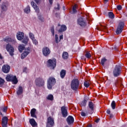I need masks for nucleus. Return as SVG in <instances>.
I'll return each mask as SVG.
<instances>
[{"label": "nucleus", "instance_id": "nucleus-1", "mask_svg": "<svg viewBox=\"0 0 127 127\" xmlns=\"http://www.w3.org/2000/svg\"><path fill=\"white\" fill-rule=\"evenodd\" d=\"M80 85V81L78 79H73L71 82L70 84L71 89L73 91H77L79 88V86Z\"/></svg>", "mask_w": 127, "mask_h": 127}, {"label": "nucleus", "instance_id": "nucleus-2", "mask_svg": "<svg viewBox=\"0 0 127 127\" xmlns=\"http://www.w3.org/2000/svg\"><path fill=\"white\" fill-rule=\"evenodd\" d=\"M6 80L8 82L12 81V83L14 84H17L18 80H17V78H16V76L12 75H7L6 77Z\"/></svg>", "mask_w": 127, "mask_h": 127}, {"label": "nucleus", "instance_id": "nucleus-3", "mask_svg": "<svg viewBox=\"0 0 127 127\" xmlns=\"http://www.w3.org/2000/svg\"><path fill=\"white\" fill-rule=\"evenodd\" d=\"M56 83V80L54 77H50L48 80V88L49 90L52 89V86L55 85Z\"/></svg>", "mask_w": 127, "mask_h": 127}, {"label": "nucleus", "instance_id": "nucleus-4", "mask_svg": "<svg viewBox=\"0 0 127 127\" xmlns=\"http://www.w3.org/2000/svg\"><path fill=\"white\" fill-rule=\"evenodd\" d=\"M48 67H50L51 69H54L56 67V59L49 60L47 61Z\"/></svg>", "mask_w": 127, "mask_h": 127}, {"label": "nucleus", "instance_id": "nucleus-5", "mask_svg": "<svg viewBox=\"0 0 127 127\" xmlns=\"http://www.w3.org/2000/svg\"><path fill=\"white\" fill-rule=\"evenodd\" d=\"M6 50L7 52H9L11 56H13L14 55V48L12 47L10 44H8L6 45Z\"/></svg>", "mask_w": 127, "mask_h": 127}, {"label": "nucleus", "instance_id": "nucleus-6", "mask_svg": "<svg viewBox=\"0 0 127 127\" xmlns=\"http://www.w3.org/2000/svg\"><path fill=\"white\" fill-rule=\"evenodd\" d=\"M35 84L39 87L44 85V79L41 77L37 78L35 81Z\"/></svg>", "mask_w": 127, "mask_h": 127}, {"label": "nucleus", "instance_id": "nucleus-7", "mask_svg": "<svg viewBox=\"0 0 127 127\" xmlns=\"http://www.w3.org/2000/svg\"><path fill=\"white\" fill-rule=\"evenodd\" d=\"M121 74V66L116 65L114 70H113V74L114 77H118Z\"/></svg>", "mask_w": 127, "mask_h": 127}, {"label": "nucleus", "instance_id": "nucleus-8", "mask_svg": "<svg viewBox=\"0 0 127 127\" xmlns=\"http://www.w3.org/2000/svg\"><path fill=\"white\" fill-rule=\"evenodd\" d=\"M8 3L7 2H3L2 3L1 6V13L0 14L1 17H3V15H2L3 11H6L7 10V7H8Z\"/></svg>", "mask_w": 127, "mask_h": 127}, {"label": "nucleus", "instance_id": "nucleus-9", "mask_svg": "<svg viewBox=\"0 0 127 127\" xmlns=\"http://www.w3.org/2000/svg\"><path fill=\"white\" fill-rule=\"evenodd\" d=\"M77 23L79 25L83 27L87 25V22L84 18L80 17L77 20Z\"/></svg>", "mask_w": 127, "mask_h": 127}, {"label": "nucleus", "instance_id": "nucleus-10", "mask_svg": "<svg viewBox=\"0 0 127 127\" xmlns=\"http://www.w3.org/2000/svg\"><path fill=\"white\" fill-rule=\"evenodd\" d=\"M124 26H125V24L123 22H120L119 23L116 30L117 34H120L122 33L123 30L124 29Z\"/></svg>", "mask_w": 127, "mask_h": 127}, {"label": "nucleus", "instance_id": "nucleus-11", "mask_svg": "<svg viewBox=\"0 0 127 127\" xmlns=\"http://www.w3.org/2000/svg\"><path fill=\"white\" fill-rule=\"evenodd\" d=\"M42 53L44 56L47 57L50 54V53H51V51H50V49H49V48L44 47L42 49Z\"/></svg>", "mask_w": 127, "mask_h": 127}, {"label": "nucleus", "instance_id": "nucleus-12", "mask_svg": "<svg viewBox=\"0 0 127 127\" xmlns=\"http://www.w3.org/2000/svg\"><path fill=\"white\" fill-rule=\"evenodd\" d=\"M30 53V48L28 47L27 49H25L23 53L21 54V59H24L28 54Z\"/></svg>", "mask_w": 127, "mask_h": 127}, {"label": "nucleus", "instance_id": "nucleus-13", "mask_svg": "<svg viewBox=\"0 0 127 127\" xmlns=\"http://www.w3.org/2000/svg\"><path fill=\"white\" fill-rule=\"evenodd\" d=\"M4 41L6 42L7 43H12V44H15L16 43V41L14 39H11V38L9 37H6L4 39Z\"/></svg>", "mask_w": 127, "mask_h": 127}, {"label": "nucleus", "instance_id": "nucleus-14", "mask_svg": "<svg viewBox=\"0 0 127 127\" xmlns=\"http://www.w3.org/2000/svg\"><path fill=\"white\" fill-rule=\"evenodd\" d=\"M10 70V66L8 64H4L2 67V71L3 73H9Z\"/></svg>", "mask_w": 127, "mask_h": 127}, {"label": "nucleus", "instance_id": "nucleus-15", "mask_svg": "<svg viewBox=\"0 0 127 127\" xmlns=\"http://www.w3.org/2000/svg\"><path fill=\"white\" fill-rule=\"evenodd\" d=\"M54 126V120L51 117L48 118V123L47 124V127H52Z\"/></svg>", "mask_w": 127, "mask_h": 127}, {"label": "nucleus", "instance_id": "nucleus-16", "mask_svg": "<svg viewBox=\"0 0 127 127\" xmlns=\"http://www.w3.org/2000/svg\"><path fill=\"white\" fill-rule=\"evenodd\" d=\"M16 38L19 41H21L24 38V33L22 32H18L16 34Z\"/></svg>", "mask_w": 127, "mask_h": 127}, {"label": "nucleus", "instance_id": "nucleus-17", "mask_svg": "<svg viewBox=\"0 0 127 127\" xmlns=\"http://www.w3.org/2000/svg\"><path fill=\"white\" fill-rule=\"evenodd\" d=\"M61 111L62 114L63 115V117H64V118H66V117L68 116V112H67V107L65 106H63L61 108Z\"/></svg>", "mask_w": 127, "mask_h": 127}, {"label": "nucleus", "instance_id": "nucleus-18", "mask_svg": "<svg viewBox=\"0 0 127 127\" xmlns=\"http://www.w3.org/2000/svg\"><path fill=\"white\" fill-rule=\"evenodd\" d=\"M58 29L59 32H63V31H65L67 29V27L65 25H63L62 26L60 24H58Z\"/></svg>", "mask_w": 127, "mask_h": 127}, {"label": "nucleus", "instance_id": "nucleus-19", "mask_svg": "<svg viewBox=\"0 0 127 127\" xmlns=\"http://www.w3.org/2000/svg\"><path fill=\"white\" fill-rule=\"evenodd\" d=\"M7 122H8V119L6 117H4L2 119V127H7Z\"/></svg>", "mask_w": 127, "mask_h": 127}, {"label": "nucleus", "instance_id": "nucleus-20", "mask_svg": "<svg viewBox=\"0 0 127 127\" xmlns=\"http://www.w3.org/2000/svg\"><path fill=\"white\" fill-rule=\"evenodd\" d=\"M66 122L68 125H71L74 123V118L73 117L69 116L66 119Z\"/></svg>", "mask_w": 127, "mask_h": 127}, {"label": "nucleus", "instance_id": "nucleus-21", "mask_svg": "<svg viewBox=\"0 0 127 127\" xmlns=\"http://www.w3.org/2000/svg\"><path fill=\"white\" fill-rule=\"evenodd\" d=\"M31 4L32 6H33V8H34V9L35 10L36 12H37V13H39V8L38 7V6H37V5H36V4L34 3V1H32Z\"/></svg>", "mask_w": 127, "mask_h": 127}, {"label": "nucleus", "instance_id": "nucleus-22", "mask_svg": "<svg viewBox=\"0 0 127 127\" xmlns=\"http://www.w3.org/2000/svg\"><path fill=\"white\" fill-rule=\"evenodd\" d=\"M21 41L22 43H24L25 45H27V44H28V42H29V38L27 36H25Z\"/></svg>", "mask_w": 127, "mask_h": 127}, {"label": "nucleus", "instance_id": "nucleus-23", "mask_svg": "<svg viewBox=\"0 0 127 127\" xmlns=\"http://www.w3.org/2000/svg\"><path fill=\"white\" fill-rule=\"evenodd\" d=\"M30 124L31 126L33 127H35L36 126H37V123H36V122H35V120L33 119H30L29 120Z\"/></svg>", "mask_w": 127, "mask_h": 127}, {"label": "nucleus", "instance_id": "nucleus-24", "mask_svg": "<svg viewBox=\"0 0 127 127\" xmlns=\"http://www.w3.org/2000/svg\"><path fill=\"white\" fill-rule=\"evenodd\" d=\"M88 107L89 109L91 110V111H94V108L95 107V104L93 103L92 102H89L88 104Z\"/></svg>", "mask_w": 127, "mask_h": 127}, {"label": "nucleus", "instance_id": "nucleus-25", "mask_svg": "<svg viewBox=\"0 0 127 127\" xmlns=\"http://www.w3.org/2000/svg\"><path fill=\"white\" fill-rule=\"evenodd\" d=\"M35 113H36V109L33 108L31 110V116L32 118H36Z\"/></svg>", "mask_w": 127, "mask_h": 127}, {"label": "nucleus", "instance_id": "nucleus-26", "mask_svg": "<svg viewBox=\"0 0 127 127\" xmlns=\"http://www.w3.org/2000/svg\"><path fill=\"white\" fill-rule=\"evenodd\" d=\"M23 93V89L22 88V87L19 86L17 91V95H21Z\"/></svg>", "mask_w": 127, "mask_h": 127}, {"label": "nucleus", "instance_id": "nucleus-27", "mask_svg": "<svg viewBox=\"0 0 127 127\" xmlns=\"http://www.w3.org/2000/svg\"><path fill=\"white\" fill-rule=\"evenodd\" d=\"M24 12H25V13H29V12H30V6H29V5L27 6V7L24 9Z\"/></svg>", "mask_w": 127, "mask_h": 127}, {"label": "nucleus", "instance_id": "nucleus-28", "mask_svg": "<svg viewBox=\"0 0 127 127\" xmlns=\"http://www.w3.org/2000/svg\"><path fill=\"white\" fill-rule=\"evenodd\" d=\"M24 48H25V47H24V45H20L18 46V50H19V52H20V53H21V52H22V51H23V50H24Z\"/></svg>", "mask_w": 127, "mask_h": 127}, {"label": "nucleus", "instance_id": "nucleus-29", "mask_svg": "<svg viewBox=\"0 0 127 127\" xmlns=\"http://www.w3.org/2000/svg\"><path fill=\"white\" fill-rule=\"evenodd\" d=\"M61 74V77L63 79L64 77H65V75H66V70L63 69L60 72Z\"/></svg>", "mask_w": 127, "mask_h": 127}, {"label": "nucleus", "instance_id": "nucleus-30", "mask_svg": "<svg viewBox=\"0 0 127 127\" xmlns=\"http://www.w3.org/2000/svg\"><path fill=\"white\" fill-rule=\"evenodd\" d=\"M69 55H68V53L64 52L63 54V58L64 59H67Z\"/></svg>", "mask_w": 127, "mask_h": 127}, {"label": "nucleus", "instance_id": "nucleus-31", "mask_svg": "<svg viewBox=\"0 0 127 127\" xmlns=\"http://www.w3.org/2000/svg\"><path fill=\"white\" fill-rule=\"evenodd\" d=\"M78 7V5L77 4H75L72 7V13H76L77 12V8Z\"/></svg>", "mask_w": 127, "mask_h": 127}, {"label": "nucleus", "instance_id": "nucleus-32", "mask_svg": "<svg viewBox=\"0 0 127 127\" xmlns=\"http://www.w3.org/2000/svg\"><path fill=\"white\" fill-rule=\"evenodd\" d=\"M38 18L41 22H43L44 21V17L42 15H38Z\"/></svg>", "mask_w": 127, "mask_h": 127}, {"label": "nucleus", "instance_id": "nucleus-33", "mask_svg": "<svg viewBox=\"0 0 127 127\" xmlns=\"http://www.w3.org/2000/svg\"><path fill=\"white\" fill-rule=\"evenodd\" d=\"M108 16L109 18H111L112 19L115 18V15L114 14V13H113L112 12H109L108 13Z\"/></svg>", "mask_w": 127, "mask_h": 127}, {"label": "nucleus", "instance_id": "nucleus-34", "mask_svg": "<svg viewBox=\"0 0 127 127\" xmlns=\"http://www.w3.org/2000/svg\"><path fill=\"white\" fill-rule=\"evenodd\" d=\"M47 100H49L50 101H53L54 97L53 96V95L50 94L47 97Z\"/></svg>", "mask_w": 127, "mask_h": 127}, {"label": "nucleus", "instance_id": "nucleus-35", "mask_svg": "<svg viewBox=\"0 0 127 127\" xmlns=\"http://www.w3.org/2000/svg\"><path fill=\"white\" fill-rule=\"evenodd\" d=\"M29 38H30V39H31L32 40H33V39H35V37L34 36V34H33V33H31V32H29Z\"/></svg>", "mask_w": 127, "mask_h": 127}, {"label": "nucleus", "instance_id": "nucleus-36", "mask_svg": "<svg viewBox=\"0 0 127 127\" xmlns=\"http://www.w3.org/2000/svg\"><path fill=\"white\" fill-rule=\"evenodd\" d=\"M86 105H87V100L84 99L81 102L80 106L81 107H86Z\"/></svg>", "mask_w": 127, "mask_h": 127}, {"label": "nucleus", "instance_id": "nucleus-37", "mask_svg": "<svg viewBox=\"0 0 127 127\" xmlns=\"http://www.w3.org/2000/svg\"><path fill=\"white\" fill-rule=\"evenodd\" d=\"M106 62H107V59L103 58L101 60L100 63L102 65V66H104L105 63H106Z\"/></svg>", "mask_w": 127, "mask_h": 127}, {"label": "nucleus", "instance_id": "nucleus-38", "mask_svg": "<svg viewBox=\"0 0 127 127\" xmlns=\"http://www.w3.org/2000/svg\"><path fill=\"white\" fill-rule=\"evenodd\" d=\"M111 107L113 110H115L116 109V102L115 101H113L111 103Z\"/></svg>", "mask_w": 127, "mask_h": 127}, {"label": "nucleus", "instance_id": "nucleus-39", "mask_svg": "<svg viewBox=\"0 0 127 127\" xmlns=\"http://www.w3.org/2000/svg\"><path fill=\"white\" fill-rule=\"evenodd\" d=\"M85 57H86V58H88V59H89V58H91V55L90 52H86L85 54Z\"/></svg>", "mask_w": 127, "mask_h": 127}, {"label": "nucleus", "instance_id": "nucleus-40", "mask_svg": "<svg viewBox=\"0 0 127 127\" xmlns=\"http://www.w3.org/2000/svg\"><path fill=\"white\" fill-rule=\"evenodd\" d=\"M32 41L34 45H38V41L35 38L32 40Z\"/></svg>", "mask_w": 127, "mask_h": 127}, {"label": "nucleus", "instance_id": "nucleus-41", "mask_svg": "<svg viewBox=\"0 0 127 127\" xmlns=\"http://www.w3.org/2000/svg\"><path fill=\"white\" fill-rule=\"evenodd\" d=\"M59 36L58 35H56L55 36V41L56 43H58L59 42H60V40H59Z\"/></svg>", "mask_w": 127, "mask_h": 127}, {"label": "nucleus", "instance_id": "nucleus-42", "mask_svg": "<svg viewBox=\"0 0 127 127\" xmlns=\"http://www.w3.org/2000/svg\"><path fill=\"white\" fill-rule=\"evenodd\" d=\"M4 84V80L0 77V85H2Z\"/></svg>", "mask_w": 127, "mask_h": 127}, {"label": "nucleus", "instance_id": "nucleus-43", "mask_svg": "<svg viewBox=\"0 0 127 127\" xmlns=\"http://www.w3.org/2000/svg\"><path fill=\"white\" fill-rule=\"evenodd\" d=\"M84 86L86 87V88H88L90 86V83L88 81H85L84 83Z\"/></svg>", "mask_w": 127, "mask_h": 127}, {"label": "nucleus", "instance_id": "nucleus-44", "mask_svg": "<svg viewBox=\"0 0 127 127\" xmlns=\"http://www.w3.org/2000/svg\"><path fill=\"white\" fill-rule=\"evenodd\" d=\"M2 111L4 112V113H6V111H7V107H4L2 108Z\"/></svg>", "mask_w": 127, "mask_h": 127}, {"label": "nucleus", "instance_id": "nucleus-45", "mask_svg": "<svg viewBox=\"0 0 127 127\" xmlns=\"http://www.w3.org/2000/svg\"><path fill=\"white\" fill-rule=\"evenodd\" d=\"M51 32H52L53 35H54V34H55L54 28V27H52V28H51Z\"/></svg>", "mask_w": 127, "mask_h": 127}, {"label": "nucleus", "instance_id": "nucleus-46", "mask_svg": "<svg viewBox=\"0 0 127 127\" xmlns=\"http://www.w3.org/2000/svg\"><path fill=\"white\" fill-rule=\"evenodd\" d=\"M117 9H118V10H121V9H122V6L119 5L117 6Z\"/></svg>", "mask_w": 127, "mask_h": 127}, {"label": "nucleus", "instance_id": "nucleus-47", "mask_svg": "<svg viewBox=\"0 0 127 127\" xmlns=\"http://www.w3.org/2000/svg\"><path fill=\"white\" fill-rule=\"evenodd\" d=\"M81 116H82V117H86V113L82 112L81 113Z\"/></svg>", "mask_w": 127, "mask_h": 127}, {"label": "nucleus", "instance_id": "nucleus-48", "mask_svg": "<svg viewBox=\"0 0 127 127\" xmlns=\"http://www.w3.org/2000/svg\"><path fill=\"white\" fill-rule=\"evenodd\" d=\"M35 2L38 4V3H40V1H41V0H34Z\"/></svg>", "mask_w": 127, "mask_h": 127}, {"label": "nucleus", "instance_id": "nucleus-49", "mask_svg": "<svg viewBox=\"0 0 127 127\" xmlns=\"http://www.w3.org/2000/svg\"><path fill=\"white\" fill-rule=\"evenodd\" d=\"M23 72H25L26 73H27V68L25 67L24 68V69L23 70Z\"/></svg>", "mask_w": 127, "mask_h": 127}, {"label": "nucleus", "instance_id": "nucleus-50", "mask_svg": "<svg viewBox=\"0 0 127 127\" xmlns=\"http://www.w3.org/2000/svg\"><path fill=\"white\" fill-rule=\"evenodd\" d=\"M61 39H63V35L60 36V40H61Z\"/></svg>", "mask_w": 127, "mask_h": 127}, {"label": "nucleus", "instance_id": "nucleus-51", "mask_svg": "<svg viewBox=\"0 0 127 127\" xmlns=\"http://www.w3.org/2000/svg\"><path fill=\"white\" fill-rule=\"evenodd\" d=\"M3 59V57H2V56L1 55V54H0V59Z\"/></svg>", "mask_w": 127, "mask_h": 127}, {"label": "nucleus", "instance_id": "nucleus-52", "mask_svg": "<svg viewBox=\"0 0 127 127\" xmlns=\"http://www.w3.org/2000/svg\"><path fill=\"white\" fill-rule=\"evenodd\" d=\"M107 113L108 114V115H110V114H111V111L110 110H107Z\"/></svg>", "mask_w": 127, "mask_h": 127}, {"label": "nucleus", "instance_id": "nucleus-53", "mask_svg": "<svg viewBox=\"0 0 127 127\" xmlns=\"http://www.w3.org/2000/svg\"><path fill=\"white\" fill-rule=\"evenodd\" d=\"M49 1H50V4H52V2H53V0H49Z\"/></svg>", "mask_w": 127, "mask_h": 127}, {"label": "nucleus", "instance_id": "nucleus-54", "mask_svg": "<svg viewBox=\"0 0 127 127\" xmlns=\"http://www.w3.org/2000/svg\"><path fill=\"white\" fill-rule=\"evenodd\" d=\"M100 121V119H97L96 121H95V123H98V122Z\"/></svg>", "mask_w": 127, "mask_h": 127}, {"label": "nucleus", "instance_id": "nucleus-55", "mask_svg": "<svg viewBox=\"0 0 127 127\" xmlns=\"http://www.w3.org/2000/svg\"><path fill=\"white\" fill-rule=\"evenodd\" d=\"M104 1L105 2H108L109 1V0H104Z\"/></svg>", "mask_w": 127, "mask_h": 127}, {"label": "nucleus", "instance_id": "nucleus-56", "mask_svg": "<svg viewBox=\"0 0 127 127\" xmlns=\"http://www.w3.org/2000/svg\"><path fill=\"white\" fill-rule=\"evenodd\" d=\"M0 115H1V116H3V115H2V113H1L0 112Z\"/></svg>", "mask_w": 127, "mask_h": 127}, {"label": "nucleus", "instance_id": "nucleus-57", "mask_svg": "<svg viewBox=\"0 0 127 127\" xmlns=\"http://www.w3.org/2000/svg\"><path fill=\"white\" fill-rule=\"evenodd\" d=\"M103 28H105V29H106L107 28V27H103Z\"/></svg>", "mask_w": 127, "mask_h": 127}, {"label": "nucleus", "instance_id": "nucleus-58", "mask_svg": "<svg viewBox=\"0 0 127 127\" xmlns=\"http://www.w3.org/2000/svg\"><path fill=\"white\" fill-rule=\"evenodd\" d=\"M29 45H31V42L29 43Z\"/></svg>", "mask_w": 127, "mask_h": 127}, {"label": "nucleus", "instance_id": "nucleus-59", "mask_svg": "<svg viewBox=\"0 0 127 127\" xmlns=\"http://www.w3.org/2000/svg\"><path fill=\"white\" fill-rule=\"evenodd\" d=\"M58 9H59V4H58Z\"/></svg>", "mask_w": 127, "mask_h": 127}, {"label": "nucleus", "instance_id": "nucleus-60", "mask_svg": "<svg viewBox=\"0 0 127 127\" xmlns=\"http://www.w3.org/2000/svg\"><path fill=\"white\" fill-rule=\"evenodd\" d=\"M112 118V115L110 116V119Z\"/></svg>", "mask_w": 127, "mask_h": 127}, {"label": "nucleus", "instance_id": "nucleus-61", "mask_svg": "<svg viewBox=\"0 0 127 127\" xmlns=\"http://www.w3.org/2000/svg\"><path fill=\"white\" fill-rule=\"evenodd\" d=\"M90 114H93V112L90 113Z\"/></svg>", "mask_w": 127, "mask_h": 127}, {"label": "nucleus", "instance_id": "nucleus-62", "mask_svg": "<svg viewBox=\"0 0 127 127\" xmlns=\"http://www.w3.org/2000/svg\"><path fill=\"white\" fill-rule=\"evenodd\" d=\"M65 127H68V126H65Z\"/></svg>", "mask_w": 127, "mask_h": 127}, {"label": "nucleus", "instance_id": "nucleus-63", "mask_svg": "<svg viewBox=\"0 0 127 127\" xmlns=\"http://www.w3.org/2000/svg\"><path fill=\"white\" fill-rule=\"evenodd\" d=\"M0 1H1V0H0Z\"/></svg>", "mask_w": 127, "mask_h": 127}]
</instances>
